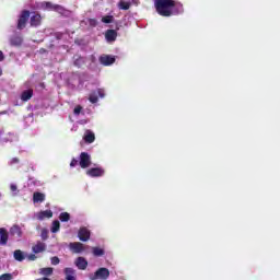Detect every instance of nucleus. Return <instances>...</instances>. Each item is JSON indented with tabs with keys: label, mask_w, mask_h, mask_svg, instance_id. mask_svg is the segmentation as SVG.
I'll return each instance as SVG.
<instances>
[{
	"label": "nucleus",
	"mask_w": 280,
	"mask_h": 280,
	"mask_svg": "<svg viewBox=\"0 0 280 280\" xmlns=\"http://www.w3.org/2000/svg\"><path fill=\"white\" fill-rule=\"evenodd\" d=\"M154 7L160 16L183 14V4L175 0H154Z\"/></svg>",
	"instance_id": "obj_1"
},
{
	"label": "nucleus",
	"mask_w": 280,
	"mask_h": 280,
	"mask_svg": "<svg viewBox=\"0 0 280 280\" xmlns=\"http://www.w3.org/2000/svg\"><path fill=\"white\" fill-rule=\"evenodd\" d=\"M80 165L82 170H86V167H91V154L86 152H82L79 156V159H72L70 163V167H75L77 165Z\"/></svg>",
	"instance_id": "obj_2"
},
{
	"label": "nucleus",
	"mask_w": 280,
	"mask_h": 280,
	"mask_svg": "<svg viewBox=\"0 0 280 280\" xmlns=\"http://www.w3.org/2000/svg\"><path fill=\"white\" fill-rule=\"evenodd\" d=\"M110 277V270L108 268H98L93 275H90L91 280H106Z\"/></svg>",
	"instance_id": "obj_3"
},
{
	"label": "nucleus",
	"mask_w": 280,
	"mask_h": 280,
	"mask_svg": "<svg viewBox=\"0 0 280 280\" xmlns=\"http://www.w3.org/2000/svg\"><path fill=\"white\" fill-rule=\"evenodd\" d=\"M106 174V170L102 166H94L86 171V175L90 176V178H102Z\"/></svg>",
	"instance_id": "obj_4"
},
{
	"label": "nucleus",
	"mask_w": 280,
	"mask_h": 280,
	"mask_svg": "<svg viewBox=\"0 0 280 280\" xmlns=\"http://www.w3.org/2000/svg\"><path fill=\"white\" fill-rule=\"evenodd\" d=\"M50 218H54V212L51 210H42L33 214V220H39V222L49 220Z\"/></svg>",
	"instance_id": "obj_5"
},
{
	"label": "nucleus",
	"mask_w": 280,
	"mask_h": 280,
	"mask_svg": "<svg viewBox=\"0 0 280 280\" xmlns=\"http://www.w3.org/2000/svg\"><path fill=\"white\" fill-rule=\"evenodd\" d=\"M86 248H89V246L80 243V242H73L69 244V249L71 250V253H74L75 255H80L82 253H84V250H86Z\"/></svg>",
	"instance_id": "obj_6"
},
{
	"label": "nucleus",
	"mask_w": 280,
	"mask_h": 280,
	"mask_svg": "<svg viewBox=\"0 0 280 280\" xmlns=\"http://www.w3.org/2000/svg\"><path fill=\"white\" fill-rule=\"evenodd\" d=\"M27 21H30V11H23L18 20V30H25Z\"/></svg>",
	"instance_id": "obj_7"
},
{
	"label": "nucleus",
	"mask_w": 280,
	"mask_h": 280,
	"mask_svg": "<svg viewBox=\"0 0 280 280\" xmlns=\"http://www.w3.org/2000/svg\"><path fill=\"white\" fill-rule=\"evenodd\" d=\"M98 97H102V98L106 97V93L104 92L103 89H98L92 92L90 94L89 101L91 102V104H97Z\"/></svg>",
	"instance_id": "obj_8"
},
{
	"label": "nucleus",
	"mask_w": 280,
	"mask_h": 280,
	"mask_svg": "<svg viewBox=\"0 0 280 280\" xmlns=\"http://www.w3.org/2000/svg\"><path fill=\"white\" fill-rule=\"evenodd\" d=\"M101 65H104V67H110V65H115V56L113 55H102L100 57Z\"/></svg>",
	"instance_id": "obj_9"
},
{
	"label": "nucleus",
	"mask_w": 280,
	"mask_h": 280,
	"mask_svg": "<svg viewBox=\"0 0 280 280\" xmlns=\"http://www.w3.org/2000/svg\"><path fill=\"white\" fill-rule=\"evenodd\" d=\"M78 237L81 242H89V240H91V231L86 228H81L79 230Z\"/></svg>",
	"instance_id": "obj_10"
},
{
	"label": "nucleus",
	"mask_w": 280,
	"mask_h": 280,
	"mask_svg": "<svg viewBox=\"0 0 280 280\" xmlns=\"http://www.w3.org/2000/svg\"><path fill=\"white\" fill-rule=\"evenodd\" d=\"M74 265L79 270H84L85 268H88L89 261L86 260V258L80 256L74 260Z\"/></svg>",
	"instance_id": "obj_11"
},
{
	"label": "nucleus",
	"mask_w": 280,
	"mask_h": 280,
	"mask_svg": "<svg viewBox=\"0 0 280 280\" xmlns=\"http://www.w3.org/2000/svg\"><path fill=\"white\" fill-rule=\"evenodd\" d=\"M10 234L5 228H0V246H5L8 244V240Z\"/></svg>",
	"instance_id": "obj_12"
},
{
	"label": "nucleus",
	"mask_w": 280,
	"mask_h": 280,
	"mask_svg": "<svg viewBox=\"0 0 280 280\" xmlns=\"http://www.w3.org/2000/svg\"><path fill=\"white\" fill-rule=\"evenodd\" d=\"M10 235H12V237H15V240H20L21 237H23V231L21 230V226L13 225L10 229Z\"/></svg>",
	"instance_id": "obj_13"
},
{
	"label": "nucleus",
	"mask_w": 280,
	"mask_h": 280,
	"mask_svg": "<svg viewBox=\"0 0 280 280\" xmlns=\"http://www.w3.org/2000/svg\"><path fill=\"white\" fill-rule=\"evenodd\" d=\"M105 38H106L107 43H115V40H117V31H115V30L106 31Z\"/></svg>",
	"instance_id": "obj_14"
},
{
	"label": "nucleus",
	"mask_w": 280,
	"mask_h": 280,
	"mask_svg": "<svg viewBox=\"0 0 280 280\" xmlns=\"http://www.w3.org/2000/svg\"><path fill=\"white\" fill-rule=\"evenodd\" d=\"M13 258L15 261H25V259H27V254L21 249H16L13 252Z\"/></svg>",
	"instance_id": "obj_15"
},
{
	"label": "nucleus",
	"mask_w": 280,
	"mask_h": 280,
	"mask_svg": "<svg viewBox=\"0 0 280 280\" xmlns=\"http://www.w3.org/2000/svg\"><path fill=\"white\" fill-rule=\"evenodd\" d=\"M47 10H54L55 12H59V14H65V8L58 4H51L50 2H46Z\"/></svg>",
	"instance_id": "obj_16"
},
{
	"label": "nucleus",
	"mask_w": 280,
	"mask_h": 280,
	"mask_svg": "<svg viewBox=\"0 0 280 280\" xmlns=\"http://www.w3.org/2000/svg\"><path fill=\"white\" fill-rule=\"evenodd\" d=\"M83 140L85 143H93V141H95V133L91 130H85Z\"/></svg>",
	"instance_id": "obj_17"
},
{
	"label": "nucleus",
	"mask_w": 280,
	"mask_h": 280,
	"mask_svg": "<svg viewBox=\"0 0 280 280\" xmlns=\"http://www.w3.org/2000/svg\"><path fill=\"white\" fill-rule=\"evenodd\" d=\"M45 248H47V245L43 242H38L35 246L32 247V250L38 255V253L45 252Z\"/></svg>",
	"instance_id": "obj_18"
},
{
	"label": "nucleus",
	"mask_w": 280,
	"mask_h": 280,
	"mask_svg": "<svg viewBox=\"0 0 280 280\" xmlns=\"http://www.w3.org/2000/svg\"><path fill=\"white\" fill-rule=\"evenodd\" d=\"M33 202L34 205L45 202V194L43 192H34L33 194Z\"/></svg>",
	"instance_id": "obj_19"
},
{
	"label": "nucleus",
	"mask_w": 280,
	"mask_h": 280,
	"mask_svg": "<svg viewBox=\"0 0 280 280\" xmlns=\"http://www.w3.org/2000/svg\"><path fill=\"white\" fill-rule=\"evenodd\" d=\"M63 272L66 275V280H75V269L66 268Z\"/></svg>",
	"instance_id": "obj_20"
},
{
	"label": "nucleus",
	"mask_w": 280,
	"mask_h": 280,
	"mask_svg": "<svg viewBox=\"0 0 280 280\" xmlns=\"http://www.w3.org/2000/svg\"><path fill=\"white\" fill-rule=\"evenodd\" d=\"M40 14H33L31 16V27H38L40 25Z\"/></svg>",
	"instance_id": "obj_21"
},
{
	"label": "nucleus",
	"mask_w": 280,
	"mask_h": 280,
	"mask_svg": "<svg viewBox=\"0 0 280 280\" xmlns=\"http://www.w3.org/2000/svg\"><path fill=\"white\" fill-rule=\"evenodd\" d=\"M33 95H34V92L32 90H26L22 93L21 100L22 102H28V100H32Z\"/></svg>",
	"instance_id": "obj_22"
},
{
	"label": "nucleus",
	"mask_w": 280,
	"mask_h": 280,
	"mask_svg": "<svg viewBox=\"0 0 280 280\" xmlns=\"http://www.w3.org/2000/svg\"><path fill=\"white\" fill-rule=\"evenodd\" d=\"M104 253V248L102 247H92V254L94 257H103Z\"/></svg>",
	"instance_id": "obj_23"
},
{
	"label": "nucleus",
	"mask_w": 280,
	"mask_h": 280,
	"mask_svg": "<svg viewBox=\"0 0 280 280\" xmlns=\"http://www.w3.org/2000/svg\"><path fill=\"white\" fill-rule=\"evenodd\" d=\"M39 272H40L44 277H49V276L54 275V268H51V267L42 268V269H39Z\"/></svg>",
	"instance_id": "obj_24"
},
{
	"label": "nucleus",
	"mask_w": 280,
	"mask_h": 280,
	"mask_svg": "<svg viewBox=\"0 0 280 280\" xmlns=\"http://www.w3.org/2000/svg\"><path fill=\"white\" fill-rule=\"evenodd\" d=\"M119 10H130V1L120 0L118 2Z\"/></svg>",
	"instance_id": "obj_25"
},
{
	"label": "nucleus",
	"mask_w": 280,
	"mask_h": 280,
	"mask_svg": "<svg viewBox=\"0 0 280 280\" xmlns=\"http://www.w3.org/2000/svg\"><path fill=\"white\" fill-rule=\"evenodd\" d=\"M23 43V38L21 36H13L11 38V45L19 47Z\"/></svg>",
	"instance_id": "obj_26"
},
{
	"label": "nucleus",
	"mask_w": 280,
	"mask_h": 280,
	"mask_svg": "<svg viewBox=\"0 0 280 280\" xmlns=\"http://www.w3.org/2000/svg\"><path fill=\"white\" fill-rule=\"evenodd\" d=\"M59 220L60 222H69V220H71V214H69L68 212H61L59 215Z\"/></svg>",
	"instance_id": "obj_27"
},
{
	"label": "nucleus",
	"mask_w": 280,
	"mask_h": 280,
	"mask_svg": "<svg viewBox=\"0 0 280 280\" xmlns=\"http://www.w3.org/2000/svg\"><path fill=\"white\" fill-rule=\"evenodd\" d=\"M86 62V59L83 57H74V66L75 67H82Z\"/></svg>",
	"instance_id": "obj_28"
},
{
	"label": "nucleus",
	"mask_w": 280,
	"mask_h": 280,
	"mask_svg": "<svg viewBox=\"0 0 280 280\" xmlns=\"http://www.w3.org/2000/svg\"><path fill=\"white\" fill-rule=\"evenodd\" d=\"M50 231L51 233H58L60 231V221H54Z\"/></svg>",
	"instance_id": "obj_29"
},
{
	"label": "nucleus",
	"mask_w": 280,
	"mask_h": 280,
	"mask_svg": "<svg viewBox=\"0 0 280 280\" xmlns=\"http://www.w3.org/2000/svg\"><path fill=\"white\" fill-rule=\"evenodd\" d=\"M2 141H16V136L9 133V137L2 138Z\"/></svg>",
	"instance_id": "obj_30"
},
{
	"label": "nucleus",
	"mask_w": 280,
	"mask_h": 280,
	"mask_svg": "<svg viewBox=\"0 0 280 280\" xmlns=\"http://www.w3.org/2000/svg\"><path fill=\"white\" fill-rule=\"evenodd\" d=\"M13 276L12 273H3L0 276V280H12Z\"/></svg>",
	"instance_id": "obj_31"
},
{
	"label": "nucleus",
	"mask_w": 280,
	"mask_h": 280,
	"mask_svg": "<svg viewBox=\"0 0 280 280\" xmlns=\"http://www.w3.org/2000/svg\"><path fill=\"white\" fill-rule=\"evenodd\" d=\"M102 23H113V15L103 16Z\"/></svg>",
	"instance_id": "obj_32"
},
{
	"label": "nucleus",
	"mask_w": 280,
	"mask_h": 280,
	"mask_svg": "<svg viewBox=\"0 0 280 280\" xmlns=\"http://www.w3.org/2000/svg\"><path fill=\"white\" fill-rule=\"evenodd\" d=\"M80 113H82V106L77 105L73 109V115H75L78 117V115H80Z\"/></svg>",
	"instance_id": "obj_33"
},
{
	"label": "nucleus",
	"mask_w": 280,
	"mask_h": 280,
	"mask_svg": "<svg viewBox=\"0 0 280 280\" xmlns=\"http://www.w3.org/2000/svg\"><path fill=\"white\" fill-rule=\"evenodd\" d=\"M40 235H42V240H47L49 235V231L47 229H43Z\"/></svg>",
	"instance_id": "obj_34"
},
{
	"label": "nucleus",
	"mask_w": 280,
	"mask_h": 280,
	"mask_svg": "<svg viewBox=\"0 0 280 280\" xmlns=\"http://www.w3.org/2000/svg\"><path fill=\"white\" fill-rule=\"evenodd\" d=\"M50 261L52 266H58V264H60V258L55 256L50 259Z\"/></svg>",
	"instance_id": "obj_35"
},
{
	"label": "nucleus",
	"mask_w": 280,
	"mask_h": 280,
	"mask_svg": "<svg viewBox=\"0 0 280 280\" xmlns=\"http://www.w3.org/2000/svg\"><path fill=\"white\" fill-rule=\"evenodd\" d=\"M20 161L18 158H13L9 161V165H19Z\"/></svg>",
	"instance_id": "obj_36"
},
{
	"label": "nucleus",
	"mask_w": 280,
	"mask_h": 280,
	"mask_svg": "<svg viewBox=\"0 0 280 280\" xmlns=\"http://www.w3.org/2000/svg\"><path fill=\"white\" fill-rule=\"evenodd\" d=\"M26 259H28V261H36V255L34 254H26Z\"/></svg>",
	"instance_id": "obj_37"
},
{
	"label": "nucleus",
	"mask_w": 280,
	"mask_h": 280,
	"mask_svg": "<svg viewBox=\"0 0 280 280\" xmlns=\"http://www.w3.org/2000/svg\"><path fill=\"white\" fill-rule=\"evenodd\" d=\"M10 189H11V191H13V194H16L19 188L16 187V184H11Z\"/></svg>",
	"instance_id": "obj_38"
},
{
	"label": "nucleus",
	"mask_w": 280,
	"mask_h": 280,
	"mask_svg": "<svg viewBox=\"0 0 280 280\" xmlns=\"http://www.w3.org/2000/svg\"><path fill=\"white\" fill-rule=\"evenodd\" d=\"M90 25H92V27H95V25H97V21L95 20H89Z\"/></svg>",
	"instance_id": "obj_39"
},
{
	"label": "nucleus",
	"mask_w": 280,
	"mask_h": 280,
	"mask_svg": "<svg viewBox=\"0 0 280 280\" xmlns=\"http://www.w3.org/2000/svg\"><path fill=\"white\" fill-rule=\"evenodd\" d=\"M5 60V56L3 55V51L0 50V62H3Z\"/></svg>",
	"instance_id": "obj_40"
},
{
	"label": "nucleus",
	"mask_w": 280,
	"mask_h": 280,
	"mask_svg": "<svg viewBox=\"0 0 280 280\" xmlns=\"http://www.w3.org/2000/svg\"><path fill=\"white\" fill-rule=\"evenodd\" d=\"M3 74V71L1 70V68H0V75H2Z\"/></svg>",
	"instance_id": "obj_41"
},
{
	"label": "nucleus",
	"mask_w": 280,
	"mask_h": 280,
	"mask_svg": "<svg viewBox=\"0 0 280 280\" xmlns=\"http://www.w3.org/2000/svg\"><path fill=\"white\" fill-rule=\"evenodd\" d=\"M2 135H3V131H0V139H1Z\"/></svg>",
	"instance_id": "obj_42"
}]
</instances>
